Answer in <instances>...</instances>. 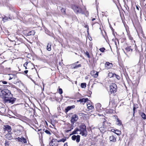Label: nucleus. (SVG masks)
<instances>
[{
    "mask_svg": "<svg viewBox=\"0 0 146 146\" xmlns=\"http://www.w3.org/2000/svg\"><path fill=\"white\" fill-rule=\"evenodd\" d=\"M16 139H17L18 141L21 142L23 143H26L27 141L26 139L24 137H21L20 138L19 137L16 138Z\"/></svg>",
    "mask_w": 146,
    "mask_h": 146,
    "instance_id": "nucleus-9",
    "label": "nucleus"
},
{
    "mask_svg": "<svg viewBox=\"0 0 146 146\" xmlns=\"http://www.w3.org/2000/svg\"><path fill=\"white\" fill-rule=\"evenodd\" d=\"M85 27L86 28H87L88 30V25H86Z\"/></svg>",
    "mask_w": 146,
    "mask_h": 146,
    "instance_id": "nucleus-44",
    "label": "nucleus"
},
{
    "mask_svg": "<svg viewBox=\"0 0 146 146\" xmlns=\"http://www.w3.org/2000/svg\"><path fill=\"white\" fill-rule=\"evenodd\" d=\"M115 130H115L114 129H113L112 130V132H115Z\"/></svg>",
    "mask_w": 146,
    "mask_h": 146,
    "instance_id": "nucleus-45",
    "label": "nucleus"
},
{
    "mask_svg": "<svg viewBox=\"0 0 146 146\" xmlns=\"http://www.w3.org/2000/svg\"><path fill=\"white\" fill-rule=\"evenodd\" d=\"M98 72H96V73L94 74V76L95 77H97L98 76Z\"/></svg>",
    "mask_w": 146,
    "mask_h": 146,
    "instance_id": "nucleus-38",
    "label": "nucleus"
},
{
    "mask_svg": "<svg viewBox=\"0 0 146 146\" xmlns=\"http://www.w3.org/2000/svg\"><path fill=\"white\" fill-rule=\"evenodd\" d=\"M66 139L64 138H62L61 139L59 140L58 141V142H64L66 141Z\"/></svg>",
    "mask_w": 146,
    "mask_h": 146,
    "instance_id": "nucleus-26",
    "label": "nucleus"
},
{
    "mask_svg": "<svg viewBox=\"0 0 146 146\" xmlns=\"http://www.w3.org/2000/svg\"><path fill=\"white\" fill-rule=\"evenodd\" d=\"M125 49L127 52H131L133 50L131 48V46L126 47Z\"/></svg>",
    "mask_w": 146,
    "mask_h": 146,
    "instance_id": "nucleus-18",
    "label": "nucleus"
},
{
    "mask_svg": "<svg viewBox=\"0 0 146 146\" xmlns=\"http://www.w3.org/2000/svg\"><path fill=\"white\" fill-rule=\"evenodd\" d=\"M138 107L137 106H136V105H134V107L133 108V112L134 113L135 112V109L137 108Z\"/></svg>",
    "mask_w": 146,
    "mask_h": 146,
    "instance_id": "nucleus-37",
    "label": "nucleus"
},
{
    "mask_svg": "<svg viewBox=\"0 0 146 146\" xmlns=\"http://www.w3.org/2000/svg\"><path fill=\"white\" fill-rule=\"evenodd\" d=\"M37 131L38 132H39V131H40V133H41V135L42 134V133H44V132H42V130H41V129H38Z\"/></svg>",
    "mask_w": 146,
    "mask_h": 146,
    "instance_id": "nucleus-39",
    "label": "nucleus"
},
{
    "mask_svg": "<svg viewBox=\"0 0 146 146\" xmlns=\"http://www.w3.org/2000/svg\"><path fill=\"white\" fill-rule=\"evenodd\" d=\"M42 131H43V132H45L46 133L49 135H50L51 134V133L49 131L45 129H44L42 130Z\"/></svg>",
    "mask_w": 146,
    "mask_h": 146,
    "instance_id": "nucleus-17",
    "label": "nucleus"
},
{
    "mask_svg": "<svg viewBox=\"0 0 146 146\" xmlns=\"http://www.w3.org/2000/svg\"><path fill=\"white\" fill-rule=\"evenodd\" d=\"M10 76L9 78V80H11L13 78V76H14V75L13 74H10Z\"/></svg>",
    "mask_w": 146,
    "mask_h": 146,
    "instance_id": "nucleus-35",
    "label": "nucleus"
},
{
    "mask_svg": "<svg viewBox=\"0 0 146 146\" xmlns=\"http://www.w3.org/2000/svg\"><path fill=\"white\" fill-rule=\"evenodd\" d=\"M71 130H68V131H70Z\"/></svg>",
    "mask_w": 146,
    "mask_h": 146,
    "instance_id": "nucleus-53",
    "label": "nucleus"
},
{
    "mask_svg": "<svg viewBox=\"0 0 146 146\" xmlns=\"http://www.w3.org/2000/svg\"><path fill=\"white\" fill-rule=\"evenodd\" d=\"M66 144V145L67 146V144L66 143L64 144V145H65Z\"/></svg>",
    "mask_w": 146,
    "mask_h": 146,
    "instance_id": "nucleus-51",
    "label": "nucleus"
},
{
    "mask_svg": "<svg viewBox=\"0 0 146 146\" xmlns=\"http://www.w3.org/2000/svg\"><path fill=\"white\" fill-rule=\"evenodd\" d=\"M29 63V62L28 61H26L25 63L24 64L23 66H27L28 64Z\"/></svg>",
    "mask_w": 146,
    "mask_h": 146,
    "instance_id": "nucleus-40",
    "label": "nucleus"
},
{
    "mask_svg": "<svg viewBox=\"0 0 146 146\" xmlns=\"http://www.w3.org/2000/svg\"><path fill=\"white\" fill-rule=\"evenodd\" d=\"M2 83L3 84H7V82L5 81H2Z\"/></svg>",
    "mask_w": 146,
    "mask_h": 146,
    "instance_id": "nucleus-41",
    "label": "nucleus"
},
{
    "mask_svg": "<svg viewBox=\"0 0 146 146\" xmlns=\"http://www.w3.org/2000/svg\"><path fill=\"white\" fill-rule=\"evenodd\" d=\"M9 141H5V146H9Z\"/></svg>",
    "mask_w": 146,
    "mask_h": 146,
    "instance_id": "nucleus-30",
    "label": "nucleus"
},
{
    "mask_svg": "<svg viewBox=\"0 0 146 146\" xmlns=\"http://www.w3.org/2000/svg\"><path fill=\"white\" fill-rule=\"evenodd\" d=\"M113 74L111 72H110L108 74V76L110 77H114V74Z\"/></svg>",
    "mask_w": 146,
    "mask_h": 146,
    "instance_id": "nucleus-27",
    "label": "nucleus"
},
{
    "mask_svg": "<svg viewBox=\"0 0 146 146\" xmlns=\"http://www.w3.org/2000/svg\"><path fill=\"white\" fill-rule=\"evenodd\" d=\"M117 125H121V121L120 120H119L118 119H117Z\"/></svg>",
    "mask_w": 146,
    "mask_h": 146,
    "instance_id": "nucleus-25",
    "label": "nucleus"
},
{
    "mask_svg": "<svg viewBox=\"0 0 146 146\" xmlns=\"http://www.w3.org/2000/svg\"><path fill=\"white\" fill-rule=\"evenodd\" d=\"M81 86L82 88H85L86 87V83H82L81 84Z\"/></svg>",
    "mask_w": 146,
    "mask_h": 146,
    "instance_id": "nucleus-23",
    "label": "nucleus"
},
{
    "mask_svg": "<svg viewBox=\"0 0 146 146\" xmlns=\"http://www.w3.org/2000/svg\"><path fill=\"white\" fill-rule=\"evenodd\" d=\"M85 54L86 55L88 58H90V55L88 52L86 51L85 52Z\"/></svg>",
    "mask_w": 146,
    "mask_h": 146,
    "instance_id": "nucleus-36",
    "label": "nucleus"
},
{
    "mask_svg": "<svg viewBox=\"0 0 146 146\" xmlns=\"http://www.w3.org/2000/svg\"><path fill=\"white\" fill-rule=\"evenodd\" d=\"M61 12L62 13V14H65V9H64V8H62L61 9Z\"/></svg>",
    "mask_w": 146,
    "mask_h": 146,
    "instance_id": "nucleus-29",
    "label": "nucleus"
},
{
    "mask_svg": "<svg viewBox=\"0 0 146 146\" xmlns=\"http://www.w3.org/2000/svg\"><path fill=\"white\" fill-rule=\"evenodd\" d=\"M75 108V106L74 105L72 106H68L65 109V111L66 113L69 110H70L71 109L74 108Z\"/></svg>",
    "mask_w": 146,
    "mask_h": 146,
    "instance_id": "nucleus-10",
    "label": "nucleus"
},
{
    "mask_svg": "<svg viewBox=\"0 0 146 146\" xmlns=\"http://www.w3.org/2000/svg\"><path fill=\"white\" fill-rule=\"evenodd\" d=\"M71 121L73 124L77 121L78 119V116L77 115L74 114L71 117Z\"/></svg>",
    "mask_w": 146,
    "mask_h": 146,
    "instance_id": "nucleus-5",
    "label": "nucleus"
},
{
    "mask_svg": "<svg viewBox=\"0 0 146 146\" xmlns=\"http://www.w3.org/2000/svg\"><path fill=\"white\" fill-rule=\"evenodd\" d=\"M137 7V9H138V10H139V8H138V7H137H137Z\"/></svg>",
    "mask_w": 146,
    "mask_h": 146,
    "instance_id": "nucleus-50",
    "label": "nucleus"
},
{
    "mask_svg": "<svg viewBox=\"0 0 146 146\" xmlns=\"http://www.w3.org/2000/svg\"><path fill=\"white\" fill-rule=\"evenodd\" d=\"M95 19H95V18H93V19H92V21H94L95 20Z\"/></svg>",
    "mask_w": 146,
    "mask_h": 146,
    "instance_id": "nucleus-46",
    "label": "nucleus"
},
{
    "mask_svg": "<svg viewBox=\"0 0 146 146\" xmlns=\"http://www.w3.org/2000/svg\"><path fill=\"white\" fill-rule=\"evenodd\" d=\"M117 86L115 84H112L110 86V93L111 94H114L117 91Z\"/></svg>",
    "mask_w": 146,
    "mask_h": 146,
    "instance_id": "nucleus-3",
    "label": "nucleus"
},
{
    "mask_svg": "<svg viewBox=\"0 0 146 146\" xmlns=\"http://www.w3.org/2000/svg\"><path fill=\"white\" fill-rule=\"evenodd\" d=\"M28 70H26L24 71V72L25 74H27L28 72Z\"/></svg>",
    "mask_w": 146,
    "mask_h": 146,
    "instance_id": "nucleus-43",
    "label": "nucleus"
},
{
    "mask_svg": "<svg viewBox=\"0 0 146 146\" xmlns=\"http://www.w3.org/2000/svg\"><path fill=\"white\" fill-rule=\"evenodd\" d=\"M78 131V128H76L74 131H73L72 133V134H78V133H77V131Z\"/></svg>",
    "mask_w": 146,
    "mask_h": 146,
    "instance_id": "nucleus-22",
    "label": "nucleus"
},
{
    "mask_svg": "<svg viewBox=\"0 0 146 146\" xmlns=\"http://www.w3.org/2000/svg\"><path fill=\"white\" fill-rule=\"evenodd\" d=\"M105 50V48L104 47L101 48L100 49V50L102 52H104V51Z\"/></svg>",
    "mask_w": 146,
    "mask_h": 146,
    "instance_id": "nucleus-34",
    "label": "nucleus"
},
{
    "mask_svg": "<svg viewBox=\"0 0 146 146\" xmlns=\"http://www.w3.org/2000/svg\"><path fill=\"white\" fill-rule=\"evenodd\" d=\"M109 139L111 142H115L116 141L115 137L113 135H111Z\"/></svg>",
    "mask_w": 146,
    "mask_h": 146,
    "instance_id": "nucleus-13",
    "label": "nucleus"
},
{
    "mask_svg": "<svg viewBox=\"0 0 146 146\" xmlns=\"http://www.w3.org/2000/svg\"><path fill=\"white\" fill-rule=\"evenodd\" d=\"M99 129L100 130L101 132H103L104 130V127H100V126L99 127Z\"/></svg>",
    "mask_w": 146,
    "mask_h": 146,
    "instance_id": "nucleus-28",
    "label": "nucleus"
},
{
    "mask_svg": "<svg viewBox=\"0 0 146 146\" xmlns=\"http://www.w3.org/2000/svg\"><path fill=\"white\" fill-rule=\"evenodd\" d=\"M51 44L50 43H48L47 44L46 48L48 50L50 51L51 50Z\"/></svg>",
    "mask_w": 146,
    "mask_h": 146,
    "instance_id": "nucleus-16",
    "label": "nucleus"
},
{
    "mask_svg": "<svg viewBox=\"0 0 146 146\" xmlns=\"http://www.w3.org/2000/svg\"><path fill=\"white\" fill-rule=\"evenodd\" d=\"M80 136L79 135L77 136L74 135L72 136V138L73 140H75L76 139V141L78 143L80 141Z\"/></svg>",
    "mask_w": 146,
    "mask_h": 146,
    "instance_id": "nucleus-8",
    "label": "nucleus"
},
{
    "mask_svg": "<svg viewBox=\"0 0 146 146\" xmlns=\"http://www.w3.org/2000/svg\"><path fill=\"white\" fill-rule=\"evenodd\" d=\"M79 63V61H77L75 63H76V64L77 63Z\"/></svg>",
    "mask_w": 146,
    "mask_h": 146,
    "instance_id": "nucleus-48",
    "label": "nucleus"
},
{
    "mask_svg": "<svg viewBox=\"0 0 146 146\" xmlns=\"http://www.w3.org/2000/svg\"><path fill=\"white\" fill-rule=\"evenodd\" d=\"M97 105H99V106H101V105H100V104H97Z\"/></svg>",
    "mask_w": 146,
    "mask_h": 146,
    "instance_id": "nucleus-49",
    "label": "nucleus"
},
{
    "mask_svg": "<svg viewBox=\"0 0 146 146\" xmlns=\"http://www.w3.org/2000/svg\"><path fill=\"white\" fill-rule=\"evenodd\" d=\"M104 121V122H105V121Z\"/></svg>",
    "mask_w": 146,
    "mask_h": 146,
    "instance_id": "nucleus-52",
    "label": "nucleus"
},
{
    "mask_svg": "<svg viewBox=\"0 0 146 146\" xmlns=\"http://www.w3.org/2000/svg\"><path fill=\"white\" fill-rule=\"evenodd\" d=\"M81 145V143H80V145Z\"/></svg>",
    "mask_w": 146,
    "mask_h": 146,
    "instance_id": "nucleus-54",
    "label": "nucleus"
},
{
    "mask_svg": "<svg viewBox=\"0 0 146 146\" xmlns=\"http://www.w3.org/2000/svg\"><path fill=\"white\" fill-rule=\"evenodd\" d=\"M88 108L89 110H92L94 109V107L92 105H91L90 106H88Z\"/></svg>",
    "mask_w": 146,
    "mask_h": 146,
    "instance_id": "nucleus-31",
    "label": "nucleus"
},
{
    "mask_svg": "<svg viewBox=\"0 0 146 146\" xmlns=\"http://www.w3.org/2000/svg\"><path fill=\"white\" fill-rule=\"evenodd\" d=\"M72 68L75 69L76 68H78L81 66V64H79L78 65H77L76 63H74L72 65Z\"/></svg>",
    "mask_w": 146,
    "mask_h": 146,
    "instance_id": "nucleus-12",
    "label": "nucleus"
},
{
    "mask_svg": "<svg viewBox=\"0 0 146 146\" xmlns=\"http://www.w3.org/2000/svg\"><path fill=\"white\" fill-rule=\"evenodd\" d=\"M91 105H91V104H90L89 103L87 104V108H88V106H90Z\"/></svg>",
    "mask_w": 146,
    "mask_h": 146,
    "instance_id": "nucleus-42",
    "label": "nucleus"
},
{
    "mask_svg": "<svg viewBox=\"0 0 146 146\" xmlns=\"http://www.w3.org/2000/svg\"><path fill=\"white\" fill-rule=\"evenodd\" d=\"M57 142H58V140L57 139H53L51 141L50 143V146H56L57 145Z\"/></svg>",
    "mask_w": 146,
    "mask_h": 146,
    "instance_id": "nucleus-7",
    "label": "nucleus"
},
{
    "mask_svg": "<svg viewBox=\"0 0 146 146\" xmlns=\"http://www.w3.org/2000/svg\"><path fill=\"white\" fill-rule=\"evenodd\" d=\"M3 128L5 131H7L9 133L11 132L12 129L11 127L8 125H4Z\"/></svg>",
    "mask_w": 146,
    "mask_h": 146,
    "instance_id": "nucleus-6",
    "label": "nucleus"
},
{
    "mask_svg": "<svg viewBox=\"0 0 146 146\" xmlns=\"http://www.w3.org/2000/svg\"><path fill=\"white\" fill-rule=\"evenodd\" d=\"M72 9L74 12L77 13H83L84 11L80 7H77L76 6L74 5L72 7Z\"/></svg>",
    "mask_w": 146,
    "mask_h": 146,
    "instance_id": "nucleus-4",
    "label": "nucleus"
},
{
    "mask_svg": "<svg viewBox=\"0 0 146 146\" xmlns=\"http://www.w3.org/2000/svg\"><path fill=\"white\" fill-rule=\"evenodd\" d=\"M115 134H117L118 135H119L121 134V132L119 130L116 129L115 131Z\"/></svg>",
    "mask_w": 146,
    "mask_h": 146,
    "instance_id": "nucleus-20",
    "label": "nucleus"
},
{
    "mask_svg": "<svg viewBox=\"0 0 146 146\" xmlns=\"http://www.w3.org/2000/svg\"><path fill=\"white\" fill-rule=\"evenodd\" d=\"M24 67H25V69H28V68H27V66H24Z\"/></svg>",
    "mask_w": 146,
    "mask_h": 146,
    "instance_id": "nucleus-47",
    "label": "nucleus"
},
{
    "mask_svg": "<svg viewBox=\"0 0 146 146\" xmlns=\"http://www.w3.org/2000/svg\"><path fill=\"white\" fill-rule=\"evenodd\" d=\"M58 92L60 94H62L63 93L62 89L61 88H59L58 89Z\"/></svg>",
    "mask_w": 146,
    "mask_h": 146,
    "instance_id": "nucleus-33",
    "label": "nucleus"
},
{
    "mask_svg": "<svg viewBox=\"0 0 146 146\" xmlns=\"http://www.w3.org/2000/svg\"><path fill=\"white\" fill-rule=\"evenodd\" d=\"M35 31L34 30H32L30 31L29 33H28L27 34V36H31L32 35H34L35 33Z\"/></svg>",
    "mask_w": 146,
    "mask_h": 146,
    "instance_id": "nucleus-15",
    "label": "nucleus"
},
{
    "mask_svg": "<svg viewBox=\"0 0 146 146\" xmlns=\"http://www.w3.org/2000/svg\"><path fill=\"white\" fill-rule=\"evenodd\" d=\"M105 66L107 67L108 68H111L112 66V64L111 63H110L108 62H107L105 64Z\"/></svg>",
    "mask_w": 146,
    "mask_h": 146,
    "instance_id": "nucleus-14",
    "label": "nucleus"
},
{
    "mask_svg": "<svg viewBox=\"0 0 146 146\" xmlns=\"http://www.w3.org/2000/svg\"><path fill=\"white\" fill-rule=\"evenodd\" d=\"M78 131H80L79 134L82 136H86L87 135V131L86 129V126L84 124L82 123L80 125L78 128Z\"/></svg>",
    "mask_w": 146,
    "mask_h": 146,
    "instance_id": "nucleus-2",
    "label": "nucleus"
},
{
    "mask_svg": "<svg viewBox=\"0 0 146 146\" xmlns=\"http://www.w3.org/2000/svg\"><path fill=\"white\" fill-rule=\"evenodd\" d=\"M6 136L7 138L9 140H11L12 139L11 135L10 133L6 135Z\"/></svg>",
    "mask_w": 146,
    "mask_h": 146,
    "instance_id": "nucleus-19",
    "label": "nucleus"
},
{
    "mask_svg": "<svg viewBox=\"0 0 146 146\" xmlns=\"http://www.w3.org/2000/svg\"><path fill=\"white\" fill-rule=\"evenodd\" d=\"M0 96L4 98L5 102L7 103L13 104L16 99L13 97V95L11 94V91L7 89H0Z\"/></svg>",
    "mask_w": 146,
    "mask_h": 146,
    "instance_id": "nucleus-1",
    "label": "nucleus"
},
{
    "mask_svg": "<svg viewBox=\"0 0 146 146\" xmlns=\"http://www.w3.org/2000/svg\"><path fill=\"white\" fill-rule=\"evenodd\" d=\"M114 77H115L118 80H119L120 79V77L119 76L115 74H114Z\"/></svg>",
    "mask_w": 146,
    "mask_h": 146,
    "instance_id": "nucleus-32",
    "label": "nucleus"
},
{
    "mask_svg": "<svg viewBox=\"0 0 146 146\" xmlns=\"http://www.w3.org/2000/svg\"><path fill=\"white\" fill-rule=\"evenodd\" d=\"M142 117L144 119H146V116L145 113H142L141 115Z\"/></svg>",
    "mask_w": 146,
    "mask_h": 146,
    "instance_id": "nucleus-21",
    "label": "nucleus"
},
{
    "mask_svg": "<svg viewBox=\"0 0 146 146\" xmlns=\"http://www.w3.org/2000/svg\"><path fill=\"white\" fill-rule=\"evenodd\" d=\"M3 20H5V21L8 20V19H9L10 20H11V19L10 17L8 18L7 17L5 16L3 18Z\"/></svg>",
    "mask_w": 146,
    "mask_h": 146,
    "instance_id": "nucleus-24",
    "label": "nucleus"
},
{
    "mask_svg": "<svg viewBox=\"0 0 146 146\" xmlns=\"http://www.w3.org/2000/svg\"><path fill=\"white\" fill-rule=\"evenodd\" d=\"M88 100V99L87 98L80 99L79 100H78V102H80L82 104H84L85 102H86Z\"/></svg>",
    "mask_w": 146,
    "mask_h": 146,
    "instance_id": "nucleus-11",
    "label": "nucleus"
}]
</instances>
